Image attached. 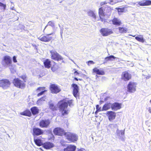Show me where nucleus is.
<instances>
[{"mask_svg": "<svg viewBox=\"0 0 151 151\" xmlns=\"http://www.w3.org/2000/svg\"><path fill=\"white\" fill-rule=\"evenodd\" d=\"M116 133L118 136L121 137L124 135V131L123 130H119L117 129L116 130Z\"/></svg>", "mask_w": 151, "mask_h": 151, "instance_id": "obj_34", "label": "nucleus"}, {"mask_svg": "<svg viewBox=\"0 0 151 151\" xmlns=\"http://www.w3.org/2000/svg\"><path fill=\"white\" fill-rule=\"evenodd\" d=\"M43 133V130L39 128L34 127L33 129L32 135L34 136V137H35L36 136L42 135Z\"/></svg>", "mask_w": 151, "mask_h": 151, "instance_id": "obj_7", "label": "nucleus"}, {"mask_svg": "<svg viewBox=\"0 0 151 151\" xmlns=\"http://www.w3.org/2000/svg\"><path fill=\"white\" fill-rule=\"evenodd\" d=\"M87 13L88 16L92 18V21L95 22L96 19V16L93 12L92 11L90 10L88 11Z\"/></svg>", "mask_w": 151, "mask_h": 151, "instance_id": "obj_23", "label": "nucleus"}, {"mask_svg": "<svg viewBox=\"0 0 151 151\" xmlns=\"http://www.w3.org/2000/svg\"><path fill=\"white\" fill-rule=\"evenodd\" d=\"M50 90L52 93H59L61 89L58 86L55 84H52L50 85Z\"/></svg>", "mask_w": 151, "mask_h": 151, "instance_id": "obj_9", "label": "nucleus"}, {"mask_svg": "<svg viewBox=\"0 0 151 151\" xmlns=\"http://www.w3.org/2000/svg\"><path fill=\"white\" fill-rule=\"evenodd\" d=\"M111 107L110 103H108L105 104L102 108V111H106L109 109Z\"/></svg>", "mask_w": 151, "mask_h": 151, "instance_id": "obj_27", "label": "nucleus"}, {"mask_svg": "<svg viewBox=\"0 0 151 151\" xmlns=\"http://www.w3.org/2000/svg\"><path fill=\"white\" fill-rule=\"evenodd\" d=\"M94 63L93 61L90 60L88 62V65H90L91 64H93Z\"/></svg>", "mask_w": 151, "mask_h": 151, "instance_id": "obj_48", "label": "nucleus"}, {"mask_svg": "<svg viewBox=\"0 0 151 151\" xmlns=\"http://www.w3.org/2000/svg\"><path fill=\"white\" fill-rule=\"evenodd\" d=\"M110 125L111 127H114V128H117V125L116 124H111Z\"/></svg>", "mask_w": 151, "mask_h": 151, "instance_id": "obj_46", "label": "nucleus"}, {"mask_svg": "<svg viewBox=\"0 0 151 151\" xmlns=\"http://www.w3.org/2000/svg\"><path fill=\"white\" fill-rule=\"evenodd\" d=\"M119 32L121 33H126L127 31V28L125 27H119Z\"/></svg>", "mask_w": 151, "mask_h": 151, "instance_id": "obj_31", "label": "nucleus"}, {"mask_svg": "<svg viewBox=\"0 0 151 151\" xmlns=\"http://www.w3.org/2000/svg\"><path fill=\"white\" fill-rule=\"evenodd\" d=\"M63 33V30H61V32H60V33H61V35H62V34Z\"/></svg>", "mask_w": 151, "mask_h": 151, "instance_id": "obj_56", "label": "nucleus"}, {"mask_svg": "<svg viewBox=\"0 0 151 151\" xmlns=\"http://www.w3.org/2000/svg\"><path fill=\"white\" fill-rule=\"evenodd\" d=\"M104 11L105 12H111V8L109 6H107V7H106L105 9H104Z\"/></svg>", "mask_w": 151, "mask_h": 151, "instance_id": "obj_39", "label": "nucleus"}, {"mask_svg": "<svg viewBox=\"0 0 151 151\" xmlns=\"http://www.w3.org/2000/svg\"><path fill=\"white\" fill-rule=\"evenodd\" d=\"M114 25L120 26L122 24L121 20L118 18L115 17L112 20Z\"/></svg>", "mask_w": 151, "mask_h": 151, "instance_id": "obj_21", "label": "nucleus"}, {"mask_svg": "<svg viewBox=\"0 0 151 151\" xmlns=\"http://www.w3.org/2000/svg\"><path fill=\"white\" fill-rule=\"evenodd\" d=\"M122 76V79L124 81H128L131 78V75L127 71L123 72Z\"/></svg>", "mask_w": 151, "mask_h": 151, "instance_id": "obj_15", "label": "nucleus"}, {"mask_svg": "<svg viewBox=\"0 0 151 151\" xmlns=\"http://www.w3.org/2000/svg\"><path fill=\"white\" fill-rule=\"evenodd\" d=\"M74 79L76 81H78V79L77 78H74Z\"/></svg>", "mask_w": 151, "mask_h": 151, "instance_id": "obj_55", "label": "nucleus"}, {"mask_svg": "<svg viewBox=\"0 0 151 151\" xmlns=\"http://www.w3.org/2000/svg\"><path fill=\"white\" fill-rule=\"evenodd\" d=\"M12 59L8 55L4 57L2 60L1 63L3 66L5 67L10 66L12 64Z\"/></svg>", "mask_w": 151, "mask_h": 151, "instance_id": "obj_3", "label": "nucleus"}, {"mask_svg": "<svg viewBox=\"0 0 151 151\" xmlns=\"http://www.w3.org/2000/svg\"><path fill=\"white\" fill-rule=\"evenodd\" d=\"M76 148V146L70 145H68L66 148L64 149V151H75Z\"/></svg>", "mask_w": 151, "mask_h": 151, "instance_id": "obj_22", "label": "nucleus"}, {"mask_svg": "<svg viewBox=\"0 0 151 151\" xmlns=\"http://www.w3.org/2000/svg\"><path fill=\"white\" fill-rule=\"evenodd\" d=\"M2 18V16L0 15V22H1V21Z\"/></svg>", "mask_w": 151, "mask_h": 151, "instance_id": "obj_52", "label": "nucleus"}, {"mask_svg": "<svg viewBox=\"0 0 151 151\" xmlns=\"http://www.w3.org/2000/svg\"><path fill=\"white\" fill-rule=\"evenodd\" d=\"M51 61L48 59H47L44 62L45 66V68H50L51 66Z\"/></svg>", "mask_w": 151, "mask_h": 151, "instance_id": "obj_26", "label": "nucleus"}, {"mask_svg": "<svg viewBox=\"0 0 151 151\" xmlns=\"http://www.w3.org/2000/svg\"><path fill=\"white\" fill-rule=\"evenodd\" d=\"M78 80H82V79H78Z\"/></svg>", "mask_w": 151, "mask_h": 151, "instance_id": "obj_58", "label": "nucleus"}, {"mask_svg": "<svg viewBox=\"0 0 151 151\" xmlns=\"http://www.w3.org/2000/svg\"><path fill=\"white\" fill-rule=\"evenodd\" d=\"M8 67H9V68L11 73H14L15 72V70L14 68L12 66V65L10 66H8Z\"/></svg>", "mask_w": 151, "mask_h": 151, "instance_id": "obj_40", "label": "nucleus"}, {"mask_svg": "<svg viewBox=\"0 0 151 151\" xmlns=\"http://www.w3.org/2000/svg\"><path fill=\"white\" fill-rule=\"evenodd\" d=\"M50 121L49 119L42 120L39 123V126L41 128H47L50 124Z\"/></svg>", "mask_w": 151, "mask_h": 151, "instance_id": "obj_10", "label": "nucleus"}, {"mask_svg": "<svg viewBox=\"0 0 151 151\" xmlns=\"http://www.w3.org/2000/svg\"><path fill=\"white\" fill-rule=\"evenodd\" d=\"M118 9V11L119 13L120 12H122L124 11V8H117Z\"/></svg>", "mask_w": 151, "mask_h": 151, "instance_id": "obj_45", "label": "nucleus"}, {"mask_svg": "<svg viewBox=\"0 0 151 151\" xmlns=\"http://www.w3.org/2000/svg\"><path fill=\"white\" fill-rule=\"evenodd\" d=\"M58 105L62 115L64 116L68 114L69 110L67 109L68 104L66 103V101H65V100L60 101L58 103Z\"/></svg>", "mask_w": 151, "mask_h": 151, "instance_id": "obj_1", "label": "nucleus"}, {"mask_svg": "<svg viewBox=\"0 0 151 151\" xmlns=\"http://www.w3.org/2000/svg\"><path fill=\"white\" fill-rule=\"evenodd\" d=\"M106 114L108 116L109 119L110 121H111L114 119L116 116L115 113L112 111H107Z\"/></svg>", "mask_w": 151, "mask_h": 151, "instance_id": "obj_14", "label": "nucleus"}, {"mask_svg": "<svg viewBox=\"0 0 151 151\" xmlns=\"http://www.w3.org/2000/svg\"><path fill=\"white\" fill-rule=\"evenodd\" d=\"M13 61L14 63H16L17 62V60H16V57L15 56H14L13 58Z\"/></svg>", "mask_w": 151, "mask_h": 151, "instance_id": "obj_49", "label": "nucleus"}, {"mask_svg": "<svg viewBox=\"0 0 151 151\" xmlns=\"http://www.w3.org/2000/svg\"><path fill=\"white\" fill-rule=\"evenodd\" d=\"M66 139L71 142H75L78 139V136L76 134L70 132H67L65 134Z\"/></svg>", "mask_w": 151, "mask_h": 151, "instance_id": "obj_2", "label": "nucleus"}, {"mask_svg": "<svg viewBox=\"0 0 151 151\" xmlns=\"http://www.w3.org/2000/svg\"><path fill=\"white\" fill-rule=\"evenodd\" d=\"M148 111H149L150 113H151V109L150 108H149L148 109Z\"/></svg>", "mask_w": 151, "mask_h": 151, "instance_id": "obj_53", "label": "nucleus"}, {"mask_svg": "<svg viewBox=\"0 0 151 151\" xmlns=\"http://www.w3.org/2000/svg\"><path fill=\"white\" fill-rule=\"evenodd\" d=\"M55 23L54 22V21H49L47 23V25L45 27V28L44 29V30L48 26H50L51 27H52V28H55Z\"/></svg>", "mask_w": 151, "mask_h": 151, "instance_id": "obj_33", "label": "nucleus"}, {"mask_svg": "<svg viewBox=\"0 0 151 151\" xmlns=\"http://www.w3.org/2000/svg\"><path fill=\"white\" fill-rule=\"evenodd\" d=\"M49 108L52 110L54 111L56 110V106H54V104L52 103L51 101L49 102Z\"/></svg>", "mask_w": 151, "mask_h": 151, "instance_id": "obj_29", "label": "nucleus"}, {"mask_svg": "<svg viewBox=\"0 0 151 151\" xmlns=\"http://www.w3.org/2000/svg\"><path fill=\"white\" fill-rule=\"evenodd\" d=\"M51 58L55 60H60L63 59L62 57L54 50H52L50 51Z\"/></svg>", "mask_w": 151, "mask_h": 151, "instance_id": "obj_5", "label": "nucleus"}, {"mask_svg": "<svg viewBox=\"0 0 151 151\" xmlns=\"http://www.w3.org/2000/svg\"><path fill=\"white\" fill-rule=\"evenodd\" d=\"M96 109L97 110V111H102V109L101 107H99V105H97L96 106Z\"/></svg>", "mask_w": 151, "mask_h": 151, "instance_id": "obj_42", "label": "nucleus"}, {"mask_svg": "<svg viewBox=\"0 0 151 151\" xmlns=\"http://www.w3.org/2000/svg\"><path fill=\"white\" fill-rule=\"evenodd\" d=\"M54 147V145L52 143L49 142H46L43 145V147L45 149L48 150Z\"/></svg>", "mask_w": 151, "mask_h": 151, "instance_id": "obj_16", "label": "nucleus"}, {"mask_svg": "<svg viewBox=\"0 0 151 151\" xmlns=\"http://www.w3.org/2000/svg\"><path fill=\"white\" fill-rule=\"evenodd\" d=\"M20 114L22 115L27 116L30 117L32 115L31 113L29 110H26L20 113Z\"/></svg>", "mask_w": 151, "mask_h": 151, "instance_id": "obj_28", "label": "nucleus"}, {"mask_svg": "<svg viewBox=\"0 0 151 151\" xmlns=\"http://www.w3.org/2000/svg\"><path fill=\"white\" fill-rule=\"evenodd\" d=\"M52 34H48L46 36H41L38 39L42 41L47 42L50 41L52 39V37L50 36Z\"/></svg>", "mask_w": 151, "mask_h": 151, "instance_id": "obj_13", "label": "nucleus"}, {"mask_svg": "<svg viewBox=\"0 0 151 151\" xmlns=\"http://www.w3.org/2000/svg\"><path fill=\"white\" fill-rule=\"evenodd\" d=\"M64 100H65V101H66V103H68V105L69 106H73V100L72 99L68 100V99H64Z\"/></svg>", "mask_w": 151, "mask_h": 151, "instance_id": "obj_35", "label": "nucleus"}, {"mask_svg": "<svg viewBox=\"0 0 151 151\" xmlns=\"http://www.w3.org/2000/svg\"><path fill=\"white\" fill-rule=\"evenodd\" d=\"M139 5L142 6H145V2L144 0L138 2Z\"/></svg>", "mask_w": 151, "mask_h": 151, "instance_id": "obj_41", "label": "nucleus"}, {"mask_svg": "<svg viewBox=\"0 0 151 151\" xmlns=\"http://www.w3.org/2000/svg\"><path fill=\"white\" fill-rule=\"evenodd\" d=\"M53 132L55 134L60 136H65V132L63 129L59 127L55 128L53 130Z\"/></svg>", "mask_w": 151, "mask_h": 151, "instance_id": "obj_11", "label": "nucleus"}, {"mask_svg": "<svg viewBox=\"0 0 151 151\" xmlns=\"http://www.w3.org/2000/svg\"><path fill=\"white\" fill-rule=\"evenodd\" d=\"M111 107L112 110L116 111L121 108V105L118 103H115L111 105Z\"/></svg>", "mask_w": 151, "mask_h": 151, "instance_id": "obj_18", "label": "nucleus"}, {"mask_svg": "<svg viewBox=\"0 0 151 151\" xmlns=\"http://www.w3.org/2000/svg\"><path fill=\"white\" fill-rule=\"evenodd\" d=\"M39 149H40L41 151H43L42 149L41 148H40Z\"/></svg>", "mask_w": 151, "mask_h": 151, "instance_id": "obj_57", "label": "nucleus"}, {"mask_svg": "<svg viewBox=\"0 0 151 151\" xmlns=\"http://www.w3.org/2000/svg\"><path fill=\"white\" fill-rule=\"evenodd\" d=\"M99 16L104 17L105 16V12H104L103 7H101L99 9Z\"/></svg>", "mask_w": 151, "mask_h": 151, "instance_id": "obj_30", "label": "nucleus"}, {"mask_svg": "<svg viewBox=\"0 0 151 151\" xmlns=\"http://www.w3.org/2000/svg\"><path fill=\"white\" fill-rule=\"evenodd\" d=\"M101 17L102 16H99L100 20L101 22H104L105 21V19L102 18Z\"/></svg>", "mask_w": 151, "mask_h": 151, "instance_id": "obj_50", "label": "nucleus"}, {"mask_svg": "<svg viewBox=\"0 0 151 151\" xmlns=\"http://www.w3.org/2000/svg\"><path fill=\"white\" fill-rule=\"evenodd\" d=\"M59 26L60 27V25L59 24Z\"/></svg>", "mask_w": 151, "mask_h": 151, "instance_id": "obj_60", "label": "nucleus"}, {"mask_svg": "<svg viewBox=\"0 0 151 151\" xmlns=\"http://www.w3.org/2000/svg\"><path fill=\"white\" fill-rule=\"evenodd\" d=\"M30 110L33 115H35L39 113V110L37 107L34 106L32 107Z\"/></svg>", "mask_w": 151, "mask_h": 151, "instance_id": "obj_25", "label": "nucleus"}, {"mask_svg": "<svg viewBox=\"0 0 151 151\" xmlns=\"http://www.w3.org/2000/svg\"><path fill=\"white\" fill-rule=\"evenodd\" d=\"M34 140L35 143L38 146L43 145V144L42 141L41 139V137H39L37 139L34 137Z\"/></svg>", "mask_w": 151, "mask_h": 151, "instance_id": "obj_20", "label": "nucleus"}, {"mask_svg": "<svg viewBox=\"0 0 151 151\" xmlns=\"http://www.w3.org/2000/svg\"><path fill=\"white\" fill-rule=\"evenodd\" d=\"M0 6L3 8L4 10H5L6 9V6L5 4H4L0 2Z\"/></svg>", "mask_w": 151, "mask_h": 151, "instance_id": "obj_43", "label": "nucleus"}, {"mask_svg": "<svg viewBox=\"0 0 151 151\" xmlns=\"http://www.w3.org/2000/svg\"><path fill=\"white\" fill-rule=\"evenodd\" d=\"M116 57L113 55H110L109 56L106 57L105 58V61L106 62H107L109 60H113L114 59H115Z\"/></svg>", "mask_w": 151, "mask_h": 151, "instance_id": "obj_32", "label": "nucleus"}, {"mask_svg": "<svg viewBox=\"0 0 151 151\" xmlns=\"http://www.w3.org/2000/svg\"><path fill=\"white\" fill-rule=\"evenodd\" d=\"M136 85L137 84L135 83L129 82L127 86L128 91L131 93L134 92L136 91Z\"/></svg>", "mask_w": 151, "mask_h": 151, "instance_id": "obj_6", "label": "nucleus"}, {"mask_svg": "<svg viewBox=\"0 0 151 151\" xmlns=\"http://www.w3.org/2000/svg\"><path fill=\"white\" fill-rule=\"evenodd\" d=\"M135 39L140 42H144V39L142 37L140 36H137L135 37Z\"/></svg>", "mask_w": 151, "mask_h": 151, "instance_id": "obj_36", "label": "nucleus"}, {"mask_svg": "<svg viewBox=\"0 0 151 151\" xmlns=\"http://www.w3.org/2000/svg\"><path fill=\"white\" fill-rule=\"evenodd\" d=\"M109 2H108V3L111 4H114L118 2L117 0H109Z\"/></svg>", "mask_w": 151, "mask_h": 151, "instance_id": "obj_37", "label": "nucleus"}, {"mask_svg": "<svg viewBox=\"0 0 151 151\" xmlns=\"http://www.w3.org/2000/svg\"><path fill=\"white\" fill-rule=\"evenodd\" d=\"M13 83L14 85L17 88L23 89L25 87V85L24 82L18 78L14 79Z\"/></svg>", "mask_w": 151, "mask_h": 151, "instance_id": "obj_4", "label": "nucleus"}, {"mask_svg": "<svg viewBox=\"0 0 151 151\" xmlns=\"http://www.w3.org/2000/svg\"><path fill=\"white\" fill-rule=\"evenodd\" d=\"M100 32L103 36H108L113 33L112 30L108 28H103L100 30Z\"/></svg>", "mask_w": 151, "mask_h": 151, "instance_id": "obj_8", "label": "nucleus"}, {"mask_svg": "<svg viewBox=\"0 0 151 151\" xmlns=\"http://www.w3.org/2000/svg\"><path fill=\"white\" fill-rule=\"evenodd\" d=\"M108 3V2L106 1L104 2H101L100 3V5L101 6H102L104 4H107Z\"/></svg>", "mask_w": 151, "mask_h": 151, "instance_id": "obj_47", "label": "nucleus"}, {"mask_svg": "<svg viewBox=\"0 0 151 151\" xmlns=\"http://www.w3.org/2000/svg\"><path fill=\"white\" fill-rule=\"evenodd\" d=\"M45 88L44 87H40L37 89L36 91L37 93L40 91L39 93H38L37 95V96L39 97L42 95L46 91V90H45Z\"/></svg>", "mask_w": 151, "mask_h": 151, "instance_id": "obj_19", "label": "nucleus"}, {"mask_svg": "<svg viewBox=\"0 0 151 151\" xmlns=\"http://www.w3.org/2000/svg\"><path fill=\"white\" fill-rule=\"evenodd\" d=\"M93 71L96 73L97 74L99 75H104V71L100 70L97 68H95L93 69Z\"/></svg>", "mask_w": 151, "mask_h": 151, "instance_id": "obj_24", "label": "nucleus"}, {"mask_svg": "<svg viewBox=\"0 0 151 151\" xmlns=\"http://www.w3.org/2000/svg\"><path fill=\"white\" fill-rule=\"evenodd\" d=\"M96 77H98V76H97V75H96Z\"/></svg>", "mask_w": 151, "mask_h": 151, "instance_id": "obj_59", "label": "nucleus"}, {"mask_svg": "<svg viewBox=\"0 0 151 151\" xmlns=\"http://www.w3.org/2000/svg\"><path fill=\"white\" fill-rule=\"evenodd\" d=\"M46 99V97L44 96L43 97L39 99H38L37 101V102H40V101H45V100Z\"/></svg>", "mask_w": 151, "mask_h": 151, "instance_id": "obj_44", "label": "nucleus"}, {"mask_svg": "<svg viewBox=\"0 0 151 151\" xmlns=\"http://www.w3.org/2000/svg\"><path fill=\"white\" fill-rule=\"evenodd\" d=\"M99 111H97V110L96 109V111L95 112V114H96Z\"/></svg>", "mask_w": 151, "mask_h": 151, "instance_id": "obj_54", "label": "nucleus"}, {"mask_svg": "<svg viewBox=\"0 0 151 151\" xmlns=\"http://www.w3.org/2000/svg\"><path fill=\"white\" fill-rule=\"evenodd\" d=\"M145 6H148L151 4V1L150 0H144Z\"/></svg>", "mask_w": 151, "mask_h": 151, "instance_id": "obj_38", "label": "nucleus"}, {"mask_svg": "<svg viewBox=\"0 0 151 151\" xmlns=\"http://www.w3.org/2000/svg\"><path fill=\"white\" fill-rule=\"evenodd\" d=\"M10 84L9 81L8 80L4 79L0 81V86L4 89H6L9 87Z\"/></svg>", "mask_w": 151, "mask_h": 151, "instance_id": "obj_12", "label": "nucleus"}, {"mask_svg": "<svg viewBox=\"0 0 151 151\" xmlns=\"http://www.w3.org/2000/svg\"><path fill=\"white\" fill-rule=\"evenodd\" d=\"M72 86L73 88V96L76 98L78 96V87L77 84L74 83L72 85Z\"/></svg>", "mask_w": 151, "mask_h": 151, "instance_id": "obj_17", "label": "nucleus"}, {"mask_svg": "<svg viewBox=\"0 0 151 151\" xmlns=\"http://www.w3.org/2000/svg\"><path fill=\"white\" fill-rule=\"evenodd\" d=\"M74 74H75V75H77V74H78L79 73H78L77 72V71H76L75 72H74Z\"/></svg>", "mask_w": 151, "mask_h": 151, "instance_id": "obj_51", "label": "nucleus"}]
</instances>
